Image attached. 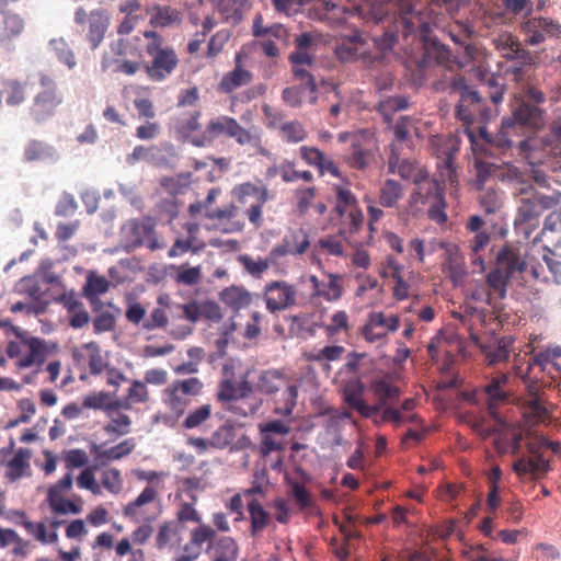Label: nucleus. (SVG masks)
<instances>
[{
  "mask_svg": "<svg viewBox=\"0 0 561 561\" xmlns=\"http://www.w3.org/2000/svg\"><path fill=\"white\" fill-rule=\"evenodd\" d=\"M252 391V385L247 376H243L239 381L225 376L217 386L215 397L222 408L230 413L238 416H248L255 411L254 407L247 402Z\"/></svg>",
  "mask_w": 561,
  "mask_h": 561,
  "instance_id": "9b49d317",
  "label": "nucleus"
},
{
  "mask_svg": "<svg viewBox=\"0 0 561 561\" xmlns=\"http://www.w3.org/2000/svg\"><path fill=\"white\" fill-rule=\"evenodd\" d=\"M504 180L512 185L513 196L517 202L514 227L525 239H529L533 231L538 228L543 211L559 205L561 193L553 191L547 195L539 192L530 184L529 174L513 165L506 169Z\"/></svg>",
  "mask_w": 561,
  "mask_h": 561,
  "instance_id": "f03ea898",
  "label": "nucleus"
},
{
  "mask_svg": "<svg viewBox=\"0 0 561 561\" xmlns=\"http://www.w3.org/2000/svg\"><path fill=\"white\" fill-rule=\"evenodd\" d=\"M364 387L360 381H350L343 389V400L362 416H373L375 408L370 407L363 399Z\"/></svg>",
  "mask_w": 561,
  "mask_h": 561,
  "instance_id": "f704fd0d",
  "label": "nucleus"
},
{
  "mask_svg": "<svg viewBox=\"0 0 561 561\" xmlns=\"http://www.w3.org/2000/svg\"><path fill=\"white\" fill-rule=\"evenodd\" d=\"M220 136L232 138L240 146H250L262 156L268 154V150L262 145L260 134L244 128L234 117L228 115L211 118L207 123L205 130L192 139L191 144L198 148L209 147Z\"/></svg>",
  "mask_w": 561,
  "mask_h": 561,
  "instance_id": "423d86ee",
  "label": "nucleus"
},
{
  "mask_svg": "<svg viewBox=\"0 0 561 561\" xmlns=\"http://www.w3.org/2000/svg\"><path fill=\"white\" fill-rule=\"evenodd\" d=\"M50 46L60 62L65 64L69 69L76 67L77 61L75 54L62 37L51 39Z\"/></svg>",
  "mask_w": 561,
  "mask_h": 561,
  "instance_id": "338daca9",
  "label": "nucleus"
},
{
  "mask_svg": "<svg viewBox=\"0 0 561 561\" xmlns=\"http://www.w3.org/2000/svg\"><path fill=\"white\" fill-rule=\"evenodd\" d=\"M561 117L552 126V136L534 138L528 137L518 144L519 153L530 164L546 163L548 157L561 154Z\"/></svg>",
  "mask_w": 561,
  "mask_h": 561,
  "instance_id": "4468645a",
  "label": "nucleus"
},
{
  "mask_svg": "<svg viewBox=\"0 0 561 561\" xmlns=\"http://www.w3.org/2000/svg\"><path fill=\"white\" fill-rule=\"evenodd\" d=\"M14 446L15 443L11 438L8 446L0 448V467L5 468L4 477L10 482L31 476V449L24 447L14 449Z\"/></svg>",
  "mask_w": 561,
  "mask_h": 561,
  "instance_id": "412c9836",
  "label": "nucleus"
},
{
  "mask_svg": "<svg viewBox=\"0 0 561 561\" xmlns=\"http://www.w3.org/2000/svg\"><path fill=\"white\" fill-rule=\"evenodd\" d=\"M325 275L328 277V282L320 280L314 275L310 276L309 280L312 285L313 296L323 298L329 302L340 300L343 295V276L333 273H325Z\"/></svg>",
  "mask_w": 561,
  "mask_h": 561,
  "instance_id": "7c9ffc66",
  "label": "nucleus"
},
{
  "mask_svg": "<svg viewBox=\"0 0 561 561\" xmlns=\"http://www.w3.org/2000/svg\"><path fill=\"white\" fill-rule=\"evenodd\" d=\"M60 301L68 314V323L72 329H82L90 321V314L82 301L73 295H62Z\"/></svg>",
  "mask_w": 561,
  "mask_h": 561,
  "instance_id": "4c0bfd02",
  "label": "nucleus"
},
{
  "mask_svg": "<svg viewBox=\"0 0 561 561\" xmlns=\"http://www.w3.org/2000/svg\"><path fill=\"white\" fill-rule=\"evenodd\" d=\"M545 436H528L526 454H522L513 462V471L522 481H537L543 479L551 470L550 459L545 456Z\"/></svg>",
  "mask_w": 561,
  "mask_h": 561,
  "instance_id": "1a4fd4ad",
  "label": "nucleus"
},
{
  "mask_svg": "<svg viewBox=\"0 0 561 561\" xmlns=\"http://www.w3.org/2000/svg\"><path fill=\"white\" fill-rule=\"evenodd\" d=\"M38 82L41 90L33 98L28 115L35 123L42 124L56 115L58 107L64 102V95L55 79L49 75L41 72Z\"/></svg>",
  "mask_w": 561,
  "mask_h": 561,
  "instance_id": "f8f14e48",
  "label": "nucleus"
},
{
  "mask_svg": "<svg viewBox=\"0 0 561 561\" xmlns=\"http://www.w3.org/2000/svg\"><path fill=\"white\" fill-rule=\"evenodd\" d=\"M277 172L285 183H294L297 181H304L306 183H311L314 181V176L311 171L302 170L299 171L296 169V163L290 160H284L278 167Z\"/></svg>",
  "mask_w": 561,
  "mask_h": 561,
  "instance_id": "603ef678",
  "label": "nucleus"
},
{
  "mask_svg": "<svg viewBox=\"0 0 561 561\" xmlns=\"http://www.w3.org/2000/svg\"><path fill=\"white\" fill-rule=\"evenodd\" d=\"M157 307L152 309L149 317L142 323L147 331L164 329L169 323L168 309H171L172 301L168 294H161L157 298Z\"/></svg>",
  "mask_w": 561,
  "mask_h": 561,
  "instance_id": "ea45409f",
  "label": "nucleus"
},
{
  "mask_svg": "<svg viewBox=\"0 0 561 561\" xmlns=\"http://www.w3.org/2000/svg\"><path fill=\"white\" fill-rule=\"evenodd\" d=\"M3 16V35L1 41H10L22 34L24 30V21L19 15L13 13L12 9L7 13H0Z\"/></svg>",
  "mask_w": 561,
  "mask_h": 561,
  "instance_id": "052dcab7",
  "label": "nucleus"
},
{
  "mask_svg": "<svg viewBox=\"0 0 561 561\" xmlns=\"http://www.w3.org/2000/svg\"><path fill=\"white\" fill-rule=\"evenodd\" d=\"M72 357L79 368L88 369L92 376L103 374L108 366V362L102 354L101 346L93 341L76 348Z\"/></svg>",
  "mask_w": 561,
  "mask_h": 561,
  "instance_id": "b1692460",
  "label": "nucleus"
},
{
  "mask_svg": "<svg viewBox=\"0 0 561 561\" xmlns=\"http://www.w3.org/2000/svg\"><path fill=\"white\" fill-rule=\"evenodd\" d=\"M334 54L341 62L362 60L367 67H373L381 60L379 54H371L369 43L359 32L342 37L335 46Z\"/></svg>",
  "mask_w": 561,
  "mask_h": 561,
  "instance_id": "f3484780",
  "label": "nucleus"
},
{
  "mask_svg": "<svg viewBox=\"0 0 561 561\" xmlns=\"http://www.w3.org/2000/svg\"><path fill=\"white\" fill-rule=\"evenodd\" d=\"M409 101L405 96H389L379 102L377 110L387 123L391 122V114L408 108Z\"/></svg>",
  "mask_w": 561,
  "mask_h": 561,
  "instance_id": "69168bd1",
  "label": "nucleus"
},
{
  "mask_svg": "<svg viewBox=\"0 0 561 561\" xmlns=\"http://www.w3.org/2000/svg\"><path fill=\"white\" fill-rule=\"evenodd\" d=\"M144 50L149 57L141 61V68L153 82L167 80L179 67L180 59L175 49L165 43L164 37L156 30L142 32Z\"/></svg>",
  "mask_w": 561,
  "mask_h": 561,
  "instance_id": "0eeeda50",
  "label": "nucleus"
},
{
  "mask_svg": "<svg viewBox=\"0 0 561 561\" xmlns=\"http://www.w3.org/2000/svg\"><path fill=\"white\" fill-rule=\"evenodd\" d=\"M280 391V397L275 400L274 412L282 416H289L297 404L298 387L289 381Z\"/></svg>",
  "mask_w": 561,
  "mask_h": 561,
  "instance_id": "3c124183",
  "label": "nucleus"
},
{
  "mask_svg": "<svg viewBox=\"0 0 561 561\" xmlns=\"http://www.w3.org/2000/svg\"><path fill=\"white\" fill-rule=\"evenodd\" d=\"M289 380L278 370H264L257 380V389L264 394H275L283 389Z\"/></svg>",
  "mask_w": 561,
  "mask_h": 561,
  "instance_id": "09e8293b",
  "label": "nucleus"
},
{
  "mask_svg": "<svg viewBox=\"0 0 561 561\" xmlns=\"http://www.w3.org/2000/svg\"><path fill=\"white\" fill-rule=\"evenodd\" d=\"M154 228L156 222L150 217L129 220L125 227L128 245L133 249L146 245L151 251L162 249L164 243L159 241Z\"/></svg>",
  "mask_w": 561,
  "mask_h": 561,
  "instance_id": "4be33fe9",
  "label": "nucleus"
},
{
  "mask_svg": "<svg viewBox=\"0 0 561 561\" xmlns=\"http://www.w3.org/2000/svg\"><path fill=\"white\" fill-rule=\"evenodd\" d=\"M299 156L309 167L316 168L320 176L329 173L334 178H342V172L337 164L332 159L328 158L319 148L301 146L299 148Z\"/></svg>",
  "mask_w": 561,
  "mask_h": 561,
  "instance_id": "a878e982",
  "label": "nucleus"
},
{
  "mask_svg": "<svg viewBox=\"0 0 561 561\" xmlns=\"http://www.w3.org/2000/svg\"><path fill=\"white\" fill-rule=\"evenodd\" d=\"M239 262L243 268L253 277L261 278L263 274L270 268L272 260L266 257H253L249 254H242L239 256Z\"/></svg>",
  "mask_w": 561,
  "mask_h": 561,
  "instance_id": "bf43d9fd",
  "label": "nucleus"
},
{
  "mask_svg": "<svg viewBox=\"0 0 561 561\" xmlns=\"http://www.w3.org/2000/svg\"><path fill=\"white\" fill-rule=\"evenodd\" d=\"M219 298L222 304L236 311L248 307L252 300L251 294L247 289L238 286L225 288L219 294Z\"/></svg>",
  "mask_w": 561,
  "mask_h": 561,
  "instance_id": "a18cd8bd",
  "label": "nucleus"
},
{
  "mask_svg": "<svg viewBox=\"0 0 561 561\" xmlns=\"http://www.w3.org/2000/svg\"><path fill=\"white\" fill-rule=\"evenodd\" d=\"M290 494L300 512L307 515L320 514L316 500L304 484L299 482L291 483Z\"/></svg>",
  "mask_w": 561,
  "mask_h": 561,
  "instance_id": "de8ad7c7",
  "label": "nucleus"
},
{
  "mask_svg": "<svg viewBox=\"0 0 561 561\" xmlns=\"http://www.w3.org/2000/svg\"><path fill=\"white\" fill-rule=\"evenodd\" d=\"M5 92V102L10 106H18L22 104L28 94L27 82H21L14 79L5 80L3 82Z\"/></svg>",
  "mask_w": 561,
  "mask_h": 561,
  "instance_id": "864d4df0",
  "label": "nucleus"
},
{
  "mask_svg": "<svg viewBox=\"0 0 561 561\" xmlns=\"http://www.w3.org/2000/svg\"><path fill=\"white\" fill-rule=\"evenodd\" d=\"M209 438L213 449H230L231 444L236 438V430L232 425L222 424L211 433Z\"/></svg>",
  "mask_w": 561,
  "mask_h": 561,
  "instance_id": "680f3d73",
  "label": "nucleus"
},
{
  "mask_svg": "<svg viewBox=\"0 0 561 561\" xmlns=\"http://www.w3.org/2000/svg\"><path fill=\"white\" fill-rule=\"evenodd\" d=\"M524 416L533 423L543 422L548 411L541 398L525 399L523 403Z\"/></svg>",
  "mask_w": 561,
  "mask_h": 561,
  "instance_id": "0e129e2a",
  "label": "nucleus"
},
{
  "mask_svg": "<svg viewBox=\"0 0 561 561\" xmlns=\"http://www.w3.org/2000/svg\"><path fill=\"white\" fill-rule=\"evenodd\" d=\"M393 140L390 142V152L403 151L412 149L413 138L412 131L416 130L414 119L411 116H400L392 126Z\"/></svg>",
  "mask_w": 561,
  "mask_h": 561,
  "instance_id": "72a5a7b5",
  "label": "nucleus"
},
{
  "mask_svg": "<svg viewBox=\"0 0 561 561\" xmlns=\"http://www.w3.org/2000/svg\"><path fill=\"white\" fill-rule=\"evenodd\" d=\"M55 149L45 141L31 139L24 147L23 157L26 162H44L55 157Z\"/></svg>",
  "mask_w": 561,
  "mask_h": 561,
  "instance_id": "49530a36",
  "label": "nucleus"
},
{
  "mask_svg": "<svg viewBox=\"0 0 561 561\" xmlns=\"http://www.w3.org/2000/svg\"><path fill=\"white\" fill-rule=\"evenodd\" d=\"M185 229L187 231V238L185 240L178 238L174 241V243L172 244V247L170 248V250L168 252V255L170 257H175V256L182 255V254L186 253L187 251H190L191 249L194 252L196 251V249L193 248V243L196 239L198 226L196 224L190 222V224L185 225Z\"/></svg>",
  "mask_w": 561,
  "mask_h": 561,
  "instance_id": "4d7b16f0",
  "label": "nucleus"
},
{
  "mask_svg": "<svg viewBox=\"0 0 561 561\" xmlns=\"http://www.w3.org/2000/svg\"><path fill=\"white\" fill-rule=\"evenodd\" d=\"M185 526L174 520L164 522L159 526L156 536V546L158 549H171L182 552L183 533Z\"/></svg>",
  "mask_w": 561,
  "mask_h": 561,
  "instance_id": "c756f323",
  "label": "nucleus"
},
{
  "mask_svg": "<svg viewBox=\"0 0 561 561\" xmlns=\"http://www.w3.org/2000/svg\"><path fill=\"white\" fill-rule=\"evenodd\" d=\"M146 13L149 15V25L153 28H168L182 22L181 12L170 5H148Z\"/></svg>",
  "mask_w": 561,
  "mask_h": 561,
  "instance_id": "2f4dec72",
  "label": "nucleus"
},
{
  "mask_svg": "<svg viewBox=\"0 0 561 561\" xmlns=\"http://www.w3.org/2000/svg\"><path fill=\"white\" fill-rule=\"evenodd\" d=\"M279 134L284 141L289 144H297L304 141L308 133L302 124L298 121L285 122L279 126Z\"/></svg>",
  "mask_w": 561,
  "mask_h": 561,
  "instance_id": "e2e57ef3",
  "label": "nucleus"
},
{
  "mask_svg": "<svg viewBox=\"0 0 561 561\" xmlns=\"http://www.w3.org/2000/svg\"><path fill=\"white\" fill-rule=\"evenodd\" d=\"M480 80L489 88V96L494 104L503 100L504 84L501 76L479 70Z\"/></svg>",
  "mask_w": 561,
  "mask_h": 561,
  "instance_id": "13d9d810",
  "label": "nucleus"
},
{
  "mask_svg": "<svg viewBox=\"0 0 561 561\" xmlns=\"http://www.w3.org/2000/svg\"><path fill=\"white\" fill-rule=\"evenodd\" d=\"M136 447V442L134 438H127L121 443H118L115 446H112L111 448L99 450V448L95 446V460L100 462V465L105 466L110 461L119 460L129 454L133 453V450Z\"/></svg>",
  "mask_w": 561,
  "mask_h": 561,
  "instance_id": "37998d69",
  "label": "nucleus"
},
{
  "mask_svg": "<svg viewBox=\"0 0 561 561\" xmlns=\"http://www.w3.org/2000/svg\"><path fill=\"white\" fill-rule=\"evenodd\" d=\"M217 536L218 534L214 527L202 522L190 529L188 540L184 542L182 551L198 558L204 551L210 553Z\"/></svg>",
  "mask_w": 561,
  "mask_h": 561,
  "instance_id": "393cba45",
  "label": "nucleus"
},
{
  "mask_svg": "<svg viewBox=\"0 0 561 561\" xmlns=\"http://www.w3.org/2000/svg\"><path fill=\"white\" fill-rule=\"evenodd\" d=\"M110 421L104 425L103 430L107 435L115 438L127 435L131 431V419L125 413H116L107 416Z\"/></svg>",
  "mask_w": 561,
  "mask_h": 561,
  "instance_id": "5fc2aeb1",
  "label": "nucleus"
},
{
  "mask_svg": "<svg viewBox=\"0 0 561 561\" xmlns=\"http://www.w3.org/2000/svg\"><path fill=\"white\" fill-rule=\"evenodd\" d=\"M252 80L253 73L243 67L242 55L238 53L234 57V68L222 76L218 91L230 94L237 89L250 84Z\"/></svg>",
  "mask_w": 561,
  "mask_h": 561,
  "instance_id": "cd10ccee",
  "label": "nucleus"
},
{
  "mask_svg": "<svg viewBox=\"0 0 561 561\" xmlns=\"http://www.w3.org/2000/svg\"><path fill=\"white\" fill-rule=\"evenodd\" d=\"M400 328V317L383 311L369 312L360 334L368 343L386 344L388 334L394 333Z\"/></svg>",
  "mask_w": 561,
  "mask_h": 561,
  "instance_id": "6ab92c4d",
  "label": "nucleus"
},
{
  "mask_svg": "<svg viewBox=\"0 0 561 561\" xmlns=\"http://www.w3.org/2000/svg\"><path fill=\"white\" fill-rule=\"evenodd\" d=\"M510 278L497 271L495 267L486 276V288L484 301L493 306L495 300L503 299L506 296L507 283Z\"/></svg>",
  "mask_w": 561,
  "mask_h": 561,
  "instance_id": "a19ab883",
  "label": "nucleus"
},
{
  "mask_svg": "<svg viewBox=\"0 0 561 561\" xmlns=\"http://www.w3.org/2000/svg\"><path fill=\"white\" fill-rule=\"evenodd\" d=\"M75 22L82 27L91 49H96L103 42L110 25V14L103 9H94L89 13L83 8H78L75 13Z\"/></svg>",
  "mask_w": 561,
  "mask_h": 561,
  "instance_id": "aec40b11",
  "label": "nucleus"
},
{
  "mask_svg": "<svg viewBox=\"0 0 561 561\" xmlns=\"http://www.w3.org/2000/svg\"><path fill=\"white\" fill-rule=\"evenodd\" d=\"M366 140L354 138L351 152L344 156V162L351 168L358 171H365L374 160L371 149L365 144Z\"/></svg>",
  "mask_w": 561,
  "mask_h": 561,
  "instance_id": "e433bc0d",
  "label": "nucleus"
},
{
  "mask_svg": "<svg viewBox=\"0 0 561 561\" xmlns=\"http://www.w3.org/2000/svg\"><path fill=\"white\" fill-rule=\"evenodd\" d=\"M434 48L438 61L436 72L442 76V78L434 83V89L437 92L460 94V100L456 108V117L466 126L465 133L471 145H474L476 135L469 127L477 122H484L489 117V110L479 93L466 84L465 78L461 75L455 73L451 69H447L440 65L448 58L446 47L444 45H434Z\"/></svg>",
  "mask_w": 561,
  "mask_h": 561,
  "instance_id": "7ed1b4c3",
  "label": "nucleus"
},
{
  "mask_svg": "<svg viewBox=\"0 0 561 561\" xmlns=\"http://www.w3.org/2000/svg\"><path fill=\"white\" fill-rule=\"evenodd\" d=\"M201 115L199 111H187L173 116L171 125L176 136L191 144V140L198 136L194 133L201 128Z\"/></svg>",
  "mask_w": 561,
  "mask_h": 561,
  "instance_id": "473e14b6",
  "label": "nucleus"
},
{
  "mask_svg": "<svg viewBox=\"0 0 561 561\" xmlns=\"http://www.w3.org/2000/svg\"><path fill=\"white\" fill-rule=\"evenodd\" d=\"M16 340L9 341L5 353L9 358L15 359L19 369H26L32 366L41 367L47 357V346L44 340L32 336L30 333L13 328Z\"/></svg>",
  "mask_w": 561,
  "mask_h": 561,
  "instance_id": "9d476101",
  "label": "nucleus"
},
{
  "mask_svg": "<svg viewBox=\"0 0 561 561\" xmlns=\"http://www.w3.org/2000/svg\"><path fill=\"white\" fill-rule=\"evenodd\" d=\"M262 298L266 310L274 314L298 305V289L287 280H271L265 284Z\"/></svg>",
  "mask_w": 561,
  "mask_h": 561,
  "instance_id": "a211bd4d",
  "label": "nucleus"
},
{
  "mask_svg": "<svg viewBox=\"0 0 561 561\" xmlns=\"http://www.w3.org/2000/svg\"><path fill=\"white\" fill-rule=\"evenodd\" d=\"M484 355L490 366L505 362L510 356V342L500 340L495 345L485 347Z\"/></svg>",
  "mask_w": 561,
  "mask_h": 561,
  "instance_id": "774afa93",
  "label": "nucleus"
},
{
  "mask_svg": "<svg viewBox=\"0 0 561 561\" xmlns=\"http://www.w3.org/2000/svg\"><path fill=\"white\" fill-rule=\"evenodd\" d=\"M383 276L394 280L393 297L398 300L407 299L410 295V279L405 276V266L394 256L388 255L385 260Z\"/></svg>",
  "mask_w": 561,
  "mask_h": 561,
  "instance_id": "c85d7f7f",
  "label": "nucleus"
},
{
  "mask_svg": "<svg viewBox=\"0 0 561 561\" xmlns=\"http://www.w3.org/2000/svg\"><path fill=\"white\" fill-rule=\"evenodd\" d=\"M234 202L217 208H209L205 217L213 228L222 233H240L245 228V218L254 229L264 225V205L274 198L273 192L262 182L251 181L237 184L231 190Z\"/></svg>",
  "mask_w": 561,
  "mask_h": 561,
  "instance_id": "f257e3e1",
  "label": "nucleus"
},
{
  "mask_svg": "<svg viewBox=\"0 0 561 561\" xmlns=\"http://www.w3.org/2000/svg\"><path fill=\"white\" fill-rule=\"evenodd\" d=\"M211 548L214 561H236L239 554L237 541L229 536H217Z\"/></svg>",
  "mask_w": 561,
  "mask_h": 561,
  "instance_id": "8fccbe9b",
  "label": "nucleus"
},
{
  "mask_svg": "<svg viewBox=\"0 0 561 561\" xmlns=\"http://www.w3.org/2000/svg\"><path fill=\"white\" fill-rule=\"evenodd\" d=\"M401 153L402 151L390 152L388 158L389 173H397L403 180H412L413 183H415V178L419 176V173H427L426 170L420 168L415 162L402 159Z\"/></svg>",
  "mask_w": 561,
  "mask_h": 561,
  "instance_id": "58836bf2",
  "label": "nucleus"
},
{
  "mask_svg": "<svg viewBox=\"0 0 561 561\" xmlns=\"http://www.w3.org/2000/svg\"><path fill=\"white\" fill-rule=\"evenodd\" d=\"M248 513L250 517V533L252 537H256L272 522L271 514L263 507V505L255 499L251 500L248 505Z\"/></svg>",
  "mask_w": 561,
  "mask_h": 561,
  "instance_id": "79ce46f5",
  "label": "nucleus"
},
{
  "mask_svg": "<svg viewBox=\"0 0 561 561\" xmlns=\"http://www.w3.org/2000/svg\"><path fill=\"white\" fill-rule=\"evenodd\" d=\"M111 50L116 57L114 72L134 76L141 69L142 48L139 36L119 38L111 44Z\"/></svg>",
  "mask_w": 561,
  "mask_h": 561,
  "instance_id": "dca6fc26",
  "label": "nucleus"
},
{
  "mask_svg": "<svg viewBox=\"0 0 561 561\" xmlns=\"http://www.w3.org/2000/svg\"><path fill=\"white\" fill-rule=\"evenodd\" d=\"M511 388L508 386V376L499 374L492 377L482 389V396L486 404L489 414L493 419L499 417V409L507 404L511 400Z\"/></svg>",
  "mask_w": 561,
  "mask_h": 561,
  "instance_id": "5701e85b",
  "label": "nucleus"
},
{
  "mask_svg": "<svg viewBox=\"0 0 561 561\" xmlns=\"http://www.w3.org/2000/svg\"><path fill=\"white\" fill-rule=\"evenodd\" d=\"M211 405L203 404L190 411L181 423L184 430L201 428L211 417Z\"/></svg>",
  "mask_w": 561,
  "mask_h": 561,
  "instance_id": "6e6d98bb",
  "label": "nucleus"
},
{
  "mask_svg": "<svg viewBox=\"0 0 561 561\" xmlns=\"http://www.w3.org/2000/svg\"><path fill=\"white\" fill-rule=\"evenodd\" d=\"M46 501L53 514L51 517L43 520L33 522L24 511H15L13 515L18 518L16 524L22 526L26 534L43 546H57L59 543L58 529L65 524L59 515L81 513L82 505L69 499L64 494H47Z\"/></svg>",
  "mask_w": 561,
  "mask_h": 561,
  "instance_id": "20e7f679",
  "label": "nucleus"
},
{
  "mask_svg": "<svg viewBox=\"0 0 561 561\" xmlns=\"http://www.w3.org/2000/svg\"><path fill=\"white\" fill-rule=\"evenodd\" d=\"M414 185L415 187L409 197V213L417 216L425 207H428V218L436 224H445L447 221V214L445 211L444 184L434 178H430L428 173H419Z\"/></svg>",
  "mask_w": 561,
  "mask_h": 561,
  "instance_id": "6e6552de",
  "label": "nucleus"
},
{
  "mask_svg": "<svg viewBox=\"0 0 561 561\" xmlns=\"http://www.w3.org/2000/svg\"><path fill=\"white\" fill-rule=\"evenodd\" d=\"M162 513L159 489L148 484L123 508V516L133 523H153Z\"/></svg>",
  "mask_w": 561,
  "mask_h": 561,
  "instance_id": "2eb2a0df",
  "label": "nucleus"
},
{
  "mask_svg": "<svg viewBox=\"0 0 561 561\" xmlns=\"http://www.w3.org/2000/svg\"><path fill=\"white\" fill-rule=\"evenodd\" d=\"M527 263L523 259L520 251L512 245H504L496 255L495 268L510 279L523 273Z\"/></svg>",
  "mask_w": 561,
  "mask_h": 561,
  "instance_id": "bb28decb",
  "label": "nucleus"
},
{
  "mask_svg": "<svg viewBox=\"0 0 561 561\" xmlns=\"http://www.w3.org/2000/svg\"><path fill=\"white\" fill-rule=\"evenodd\" d=\"M371 391L377 398V402L371 405L375 411H380L385 405L396 401L400 397V389L397 387L389 377H382L371 382Z\"/></svg>",
  "mask_w": 561,
  "mask_h": 561,
  "instance_id": "c9c22d12",
  "label": "nucleus"
},
{
  "mask_svg": "<svg viewBox=\"0 0 561 561\" xmlns=\"http://www.w3.org/2000/svg\"><path fill=\"white\" fill-rule=\"evenodd\" d=\"M403 185L393 179H387L378 190V203L385 208H393L403 197Z\"/></svg>",
  "mask_w": 561,
  "mask_h": 561,
  "instance_id": "c03bdc74",
  "label": "nucleus"
},
{
  "mask_svg": "<svg viewBox=\"0 0 561 561\" xmlns=\"http://www.w3.org/2000/svg\"><path fill=\"white\" fill-rule=\"evenodd\" d=\"M203 388L204 383L197 377L174 380L163 390V403L173 415L181 417Z\"/></svg>",
  "mask_w": 561,
  "mask_h": 561,
  "instance_id": "ddd939ff",
  "label": "nucleus"
},
{
  "mask_svg": "<svg viewBox=\"0 0 561 561\" xmlns=\"http://www.w3.org/2000/svg\"><path fill=\"white\" fill-rule=\"evenodd\" d=\"M545 125L542 111L534 104L527 102L518 103L511 117L503 118L501 129L494 139H491L485 127H479V134L482 139L489 144H495L502 149L513 146V136H519L526 131H535Z\"/></svg>",
  "mask_w": 561,
  "mask_h": 561,
  "instance_id": "39448f33",
  "label": "nucleus"
}]
</instances>
